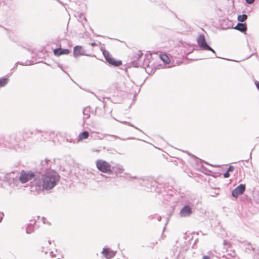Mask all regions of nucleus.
I'll return each instance as SVG.
<instances>
[{"label":"nucleus","mask_w":259,"mask_h":259,"mask_svg":"<svg viewBox=\"0 0 259 259\" xmlns=\"http://www.w3.org/2000/svg\"><path fill=\"white\" fill-rule=\"evenodd\" d=\"M221 259H231L230 257L227 256V255H223L221 257Z\"/></svg>","instance_id":"obj_26"},{"label":"nucleus","mask_w":259,"mask_h":259,"mask_svg":"<svg viewBox=\"0 0 259 259\" xmlns=\"http://www.w3.org/2000/svg\"><path fill=\"white\" fill-rule=\"evenodd\" d=\"M70 51L68 49H61V48H56L54 50V54L55 56H59L62 55H66L69 53Z\"/></svg>","instance_id":"obj_10"},{"label":"nucleus","mask_w":259,"mask_h":259,"mask_svg":"<svg viewBox=\"0 0 259 259\" xmlns=\"http://www.w3.org/2000/svg\"><path fill=\"white\" fill-rule=\"evenodd\" d=\"M226 243H227V241L226 240H224V244H226Z\"/></svg>","instance_id":"obj_36"},{"label":"nucleus","mask_w":259,"mask_h":259,"mask_svg":"<svg viewBox=\"0 0 259 259\" xmlns=\"http://www.w3.org/2000/svg\"><path fill=\"white\" fill-rule=\"evenodd\" d=\"M101 176L102 177H105V178H107V176H105V175H103V174H101Z\"/></svg>","instance_id":"obj_34"},{"label":"nucleus","mask_w":259,"mask_h":259,"mask_svg":"<svg viewBox=\"0 0 259 259\" xmlns=\"http://www.w3.org/2000/svg\"><path fill=\"white\" fill-rule=\"evenodd\" d=\"M103 54L107 62H108L110 64L114 66H119L121 65V61L115 60L108 51L104 50L103 51Z\"/></svg>","instance_id":"obj_5"},{"label":"nucleus","mask_w":259,"mask_h":259,"mask_svg":"<svg viewBox=\"0 0 259 259\" xmlns=\"http://www.w3.org/2000/svg\"><path fill=\"white\" fill-rule=\"evenodd\" d=\"M89 136V133L87 131H84L80 133L78 136V140L82 141L87 139Z\"/></svg>","instance_id":"obj_14"},{"label":"nucleus","mask_w":259,"mask_h":259,"mask_svg":"<svg viewBox=\"0 0 259 259\" xmlns=\"http://www.w3.org/2000/svg\"><path fill=\"white\" fill-rule=\"evenodd\" d=\"M114 137H115V138H118L117 136H113Z\"/></svg>","instance_id":"obj_38"},{"label":"nucleus","mask_w":259,"mask_h":259,"mask_svg":"<svg viewBox=\"0 0 259 259\" xmlns=\"http://www.w3.org/2000/svg\"><path fill=\"white\" fill-rule=\"evenodd\" d=\"M255 84L256 85V87L257 88V89L259 90V82L258 81H256L255 82Z\"/></svg>","instance_id":"obj_27"},{"label":"nucleus","mask_w":259,"mask_h":259,"mask_svg":"<svg viewBox=\"0 0 259 259\" xmlns=\"http://www.w3.org/2000/svg\"><path fill=\"white\" fill-rule=\"evenodd\" d=\"M4 216V214L3 213H1L0 214V222L2 221V220L3 219V217Z\"/></svg>","instance_id":"obj_29"},{"label":"nucleus","mask_w":259,"mask_h":259,"mask_svg":"<svg viewBox=\"0 0 259 259\" xmlns=\"http://www.w3.org/2000/svg\"><path fill=\"white\" fill-rule=\"evenodd\" d=\"M42 220H43V222L44 224H46L47 222H46V219L45 218H42Z\"/></svg>","instance_id":"obj_30"},{"label":"nucleus","mask_w":259,"mask_h":259,"mask_svg":"<svg viewBox=\"0 0 259 259\" xmlns=\"http://www.w3.org/2000/svg\"><path fill=\"white\" fill-rule=\"evenodd\" d=\"M234 29L239 30L241 32H245L247 30V25L245 23H239L234 27Z\"/></svg>","instance_id":"obj_12"},{"label":"nucleus","mask_w":259,"mask_h":259,"mask_svg":"<svg viewBox=\"0 0 259 259\" xmlns=\"http://www.w3.org/2000/svg\"><path fill=\"white\" fill-rule=\"evenodd\" d=\"M9 79L7 78L2 77L0 78V86H5L8 82Z\"/></svg>","instance_id":"obj_20"},{"label":"nucleus","mask_w":259,"mask_h":259,"mask_svg":"<svg viewBox=\"0 0 259 259\" xmlns=\"http://www.w3.org/2000/svg\"><path fill=\"white\" fill-rule=\"evenodd\" d=\"M160 58L164 63L168 64L170 62V59L166 54H161L160 55Z\"/></svg>","instance_id":"obj_16"},{"label":"nucleus","mask_w":259,"mask_h":259,"mask_svg":"<svg viewBox=\"0 0 259 259\" xmlns=\"http://www.w3.org/2000/svg\"><path fill=\"white\" fill-rule=\"evenodd\" d=\"M113 170L115 174H121L123 172V166L119 164H116L115 166H112V170Z\"/></svg>","instance_id":"obj_13"},{"label":"nucleus","mask_w":259,"mask_h":259,"mask_svg":"<svg viewBox=\"0 0 259 259\" xmlns=\"http://www.w3.org/2000/svg\"><path fill=\"white\" fill-rule=\"evenodd\" d=\"M84 55V51L80 46H76L73 49V55L76 57Z\"/></svg>","instance_id":"obj_11"},{"label":"nucleus","mask_w":259,"mask_h":259,"mask_svg":"<svg viewBox=\"0 0 259 259\" xmlns=\"http://www.w3.org/2000/svg\"><path fill=\"white\" fill-rule=\"evenodd\" d=\"M247 15L242 14V15L238 16L237 20L238 21L243 22L247 19Z\"/></svg>","instance_id":"obj_18"},{"label":"nucleus","mask_w":259,"mask_h":259,"mask_svg":"<svg viewBox=\"0 0 259 259\" xmlns=\"http://www.w3.org/2000/svg\"><path fill=\"white\" fill-rule=\"evenodd\" d=\"M134 179H137V177H134Z\"/></svg>","instance_id":"obj_39"},{"label":"nucleus","mask_w":259,"mask_h":259,"mask_svg":"<svg viewBox=\"0 0 259 259\" xmlns=\"http://www.w3.org/2000/svg\"><path fill=\"white\" fill-rule=\"evenodd\" d=\"M256 259H259V252L258 254L256 256Z\"/></svg>","instance_id":"obj_33"},{"label":"nucleus","mask_w":259,"mask_h":259,"mask_svg":"<svg viewBox=\"0 0 259 259\" xmlns=\"http://www.w3.org/2000/svg\"><path fill=\"white\" fill-rule=\"evenodd\" d=\"M50 254H52V253H53V252H52V251H51V252H50Z\"/></svg>","instance_id":"obj_40"},{"label":"nucleus","mask_w":259,"mask_h":259,"mask_svg":"<svg viewBox=\"0 0 259 259\" xmlns=\"http://www.w3.org/2000/svg\"><path fill=\"white\" fill-rule=\"evenodd\" d=\"M91 45H92V46L94 47V46H96V44L95 42H92L91 44Z\"/></svg>","instance_id":"obj_31"},{"label":"nucleus","mask_w":259,"mask_h":259,"mask_svg":"<svg viewBox=\"0 0 259 259\" xmlns=\"http://www.w3.org/2000/svg\"><path fill=\"white\" fill-rule=\"evenodd\" d=\"M18 64L21 65H30L31 64V63L30 61H28V60L26 61L25 63L18 62L17 63H16L15 64L14 67H17Z\"/></svg>","instance_id":"obj_21"},{"label":"nucleus","mask_w":259,"mask_h":259,"mask_svg":"<svg viewBox=\"0 0 259 259\" xmlns=\"http://www.w3.org/2000/svg\"><path fill=\"white\" fill-rule=\"evenodd\" d=\"M51 244L50 241L45 242L44 243V245L42 247V251L45 252V254H47L49 250L48 249V247Z\"/></svg>","instance_id":"obj_17"},{"label":"nucleus","mask_w":259,"mask_h":259,"mask_svg":"<svg viewBox=\"0 0 259 259\" xmlns=\"http://www.w3.org/2000/svg\"><path fill=\"white\" fill-rule=\"evenodd\" d=\"M132 64L134 67H143L149 66V61L145 59L143 54L140 51H138L132 59Z\"/></svg>","instance_id":"obj_2"},{"label":"nucleus","mask_w":259,"mask_h":259,"mask_svg":"<svg viewBox=\"0 0 259 259\" xmlns=\"http://www.w3.org/2000/svg\"><path fill=\"white\" fill-rule=\"evenodd\" d=\"M48 160H46L45 162H42V164L44 165V162H45V163H47V162H48Z\"/></svg>","instance_id":"obj_35"},{"label":"nucleus","mask_w":259,"mask_h":259,"mask_svg":"<svg viewBox=\"0 0 259 259\" xmlns=\"http://www.w3.org/2000/svg\"><path fill=\"white\" fill-rule=\"evenodd\" d=\"M35 224V222L33 221H32V223L28 225L26 229V232L27 234H30L32 233L34 230V227L33 224Z\"/></svg>","instance_id":"obj_15"},{"label":"nucleus","mask_w":259,"mask_h":259,"mask_svg":"<svg viewBox=\"0 0 259 259\" xmlns=\"http://www.w3.org/2000/svg\"><path fill=\"white\" fill-rule=\"evenodd\" d=\"M192 213V208L190 206L186 205L182 208L180 212V215L182 217H186L190 216Z\"/></svg>","instance_id":"obj_8"},{"label":"nucleus","mask_w":259,"mask_h":259,"mask_svg":"<svg viewBox=\"0 0 259 259\" xmlns=\"http://www.w3.org/2000/svg\"><path fill=\"white\" fill-rule=\"evenodd\" d=\"M97 169L102 172L106 174L112 173V166L107 161L103 159H98L96 161Z\"/></svg>","instance_id":"obj_3"},{"label":"nucleus","mask_w":259,"mask_h":259,"mask_svg":"<svg viewBox=\"0 0 259 259\" xmlns=\"http://www.w3.org/2000/svg\"><path fill=\"white\" fill-rule=\"evenodd\" d=\"M234 166H230L229 167V168H228V170H228L229 172H230V171H233L234 170Z\"/></svg>","instance_id":"obj_24"},{"label":"nucleus","mask_w":259,"mask_h":259,"mask_svg":"<svg viewBox=\"0 0 259 259\" xmlns=\"http://www.w3.org/2000/svg\"><path fill=\"white\" fill-rule=\"evenodd\" d=\"M202 259H210V257L207 255H204Z\"/></svg>","instance_id":"obj_28"},{"label":"nucleus","mask_w":259,"mask_h":259,"mask_svg":"<svg viewBox=\"0 0 259 259\" xmlns=\"http://www.w3.org/2000/svg\"><path fill=\"white\" fill-rule=\"evenodd\" d=\"M34 178V174L32 172L22 171L19 177V181L23 184L26 183Z\"/></svg>","instance_id":"obj_6"},{"label":"nucleus","mask_w":259,"mask_h":259,"mask_svg":"<svg viewBox=\"0 0 259 259\" xmlns=\"http://www.w3.org/2000/svg\"><path fill=\"white\" fill-rule=\"evenodd\" d=\"M245 190V184H240L232 191V195L235 198L243 193Z\"/></svg>","instance_id":"obj_7"},{"label":"nucleus","mask_w":259,"mask_h":259,"mask_svg":"<svg viewBox=\"0 0 259 259\" xmlns=\"http://www.w3.org/2000/svg\"><path fill=\"white\" fill-rule=\"evenodd\" d=\"M90 108L88 107L85 108L83 110V114L84 116V118H88L90 117Z\"/></svg>","instance_id":"obj_19"},{"label":"nucleus","mask_w":259,"mask_h":259,"mask_svg":"<svg viewBox=\"0 0 259 259\" xmlns=\"http://www.w3.org/2000/svg\"><path fill=\"white\" fill-rule=\"evenodd\" d=\"M59 67H60L62 70H63V69H62V66H61V65H59Z\"/></svg>","instance_id":"obj_37"},{"label":"nucleus","mask_w":259,"mask_h":259,"mask_svg":"<svg viewBox=\"0 0 259 259\" xmlns=\"http://www.w3.org/2000/svg\"><path fill=\"white\" fill-rule=\"evenodd\" d=\"M245 1L248 4H252L254 3L255 0H245Z\"/></svg>","instance_id":"obj_25"},{"label":"nucleus","mask_w":259,"mask_h":259,"mask_svg":"<svg viewBox=\"0 0 259 259\" xmlns=\"http://www.w3.org/2000/svg\"><path fill=\"white\" fill-rule=\"evenodd\" d=\"M60 176L54 171L51 170L46 172L41 177H36L31 182V191L50 190L54 188L60 181Z\"/></svg>","instance_id":"obj_1"},{"label":"nucleus","mask_w":259,"mask_h":259,"mask_svg":"<svg viewBox=\"0 0 259 259\" xmlns=\"http://www.w3.org/2000/svg\"><path fill=\"white\" fill-rule=\"evenodd\" d=\"M161 219V218L160 216L158 217L157 220H158V221H160Z\"/></svg>","instance_id":"obj_32"},{"label":"nucleus","mask_w":259,"mask_h":259,"mask_svg":"<svg viewBox=\"0 0 259 259\" xmlns=\"http://www.w3.org/2000/svg\"><path fill=\"white\" fill-rule=\"evenodd\" d=\"M197 42L201 50L210 51L212 52L213 53V56H212V58H214V57H218L216 56L215 51L206 42L205 38L203 34H200L198 36L197 38Z\"/></svg>","instance_id":"obj_4"},{"label":"nucleus","mask_w":259,"mask_h":259,"mask_svg":"<svg viewBox=\"0 0 259 259\" xmlns=\"http://www.w3.org/2000/svg\"><path fill=\"white\" fill-rule=\"evenodd\" d=\"M116 252V251H114L108 248H104L102 251V253L107 259L113 257L115 255Z\"/></svg>","instance_id":"obj_9"},{"label":"nucleus","mask_w":259,"mask_h":259,"mask_svg":"<svg viewBox=\"0 0 259 259\" xmlns=\"http://www.w3.org/2000/svg\"><path fill=\"white\" fill-rule=\"evenodd\" d=\"M230 176L229 172L227 170L224 174V177L225 178H227Z\"/></svg>","instance_id":"obj_23"},{"label":"nucleus","mask_w":259,"mask_h":259,"mask_svg":"<svg viewBox=\"0 0 259 259\" xmlns=\"http://www.w3.org/2000/svg\"><path fill=\"white\" fill-rule=\"evenodd\" d=\"M122 123H124V124H127L130 126H131L132 127H134L135 128L139 130L137 127H135V126H134L132 123H131L130 122H127V121H122L121 122Z\"/></svg>","instance_id":"obj_22"}]
</instances>
